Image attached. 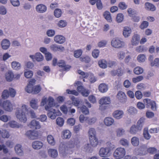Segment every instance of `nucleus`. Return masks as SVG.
<instances>
[{
    "instance_id": "nucleus-61",
    "label": "nucleus",
    "mask_w": 159,
    "mask_h": 159,
    "mask_svg": "<svg viewBox=\"0 0 159 159\" xmlns=\"http://www.w3.org/2000/svg\"><path fill=\"white\" fill-rule=\"evenodd\" d=\"M120 143L121 145L125 146H128L129 145V141L125 139L122 138L120 141Z\"/></svg>"
},
{
    "instance_id": "nucleus-33",
    "label": "nucleus",
    "mask_w": 159,
    "mask_h": 159,
    "mask_svg": "<svg viewBox=\"0 0 159 159\" xmlns=\"http://www.w3.org/2000/svg\"><path fill=\"white\" fill-rule=\"evenodd\" d=\"M81 148L82 150L88 153H91L93 151L92 148L88 143L85 144Z\"/></svg>"
},
{
    "instance_id": "nucleus-46",
    "label": "nucleus",
    "mask_w": 159,
    "mask_h": 159,
    "mask_svg": "<svg viewBox=\"0 0 159 159\" xmlns=\"http://www.w3.org/2000/svg\"><path fill=\"white\" fill-rule=\"evenodd\" d=\"M104 18L109 22L112 21V19L110 13L108 11H106L103 14Z\"/></svg>"
},
{
    "instance_id": "nucleus-51",
    "label": "nucleus",
    "mask_w": 159,
    "mask_h": 159,
    "mask_svg": "<svg viewBox=\"0 0 159 159\" xmlns=\"http://www.w3.org/2000/svg\"><path fill=\"white\" fill-rule=\"evenodd\" d=\"M134 71L135 74L139 75L142 74L143 72V70L142 67L138 66L134 68Z\"/></svg>"
},
{
    "instance_id": "nucleus-20",
    "label": "nucleus",
    "mask_w": 159,
    "mask_h": 159,
    "mask_svg": "<svg viewBox=\"0 0 159 159\" xmlns=\"http://www.w3.org/2000/svg\"><path fill=\"white\" fill-rule=\"evenodd\" d=\"M54 40L57 43L62 44L65 42L66 39L62 35H57L54 37Z\"/></svg>"
},
{
    "instance_id": "nucleus-31",
    "label": "nucleus",
    "mask_w": 159,
    "mask_h": 159,
    "mask_svg": "<svg viewBox=\"0 0 159 159\" xmlns=\"http://www.w3.org/2000/svg\"><path fill=\"white\" fill-rule=\"evenodd\" d=\"M5 78L7 81L11 82L13 80L14 75L11 71H9L6 73Z\"/></svg>"
},
{
    "instance_id": "nucleus-3",
    "label": "nucleus",
    "mask_w": 159,
    "mask_h": 159,
    "mask_svg": "<svg viewBox=\"0 0 159 159\" xmlns=\"http://www.w3.org/2000/svg\"><path fill=\"white\" fill-rule=\"evenodd\" d=\"M28 109L27 106L23 105L20 107L16 108L15 115L17 118L20 121L24 123H25L27 120V118L25 114V112Z\"/></svg>"
},
{
    "instance_id": "nucleus-4",
    "label": "nucleus",
    "mask_w": 159,
    "mask_h": 159,
    "mask_svg": "<svg viewBox=\"0 0 159 159\" xmlns=\"http://www.w3.org/2000/svg\"><path fill=\"white\" fill-rule=\"evenodd\" d=\"M111 102V99L109 97H103L99 101V103L100 105L99 106V109L103 111L106 108L107 105L110 104Z\"/></svg>"
},
{
    "instance_id": "nucleus-45",
    "label": "nucleus",
    "mask_w": 159,
    "mask_h": 159,
    "mask_svg": "<svg viewBox=\"0 0 159 159\" xmlns=\"http://www.w3.org/2000/svg\"><path fill=\"white\" fill-rule=\"evenodd\" d=\"M125 130L122 128H119L116 130V135L117 137L122 136L125 134Z\"/></svg>"
},
{
    "instance_id": "nucleus-40",
    "label": "nucleus",
    "mask_w": 159,
    "mask_h": 159,
    "mask_svg": "<svg viewBox=\"0 0 159 159\" xmlns=\"http://www.w3.org/2000/svg\"><path fill=\"white\" fill-rule=\"evenodd\" d=\"M131 141L132 145L134 146H137L139 144V139L137 137L134 136L131 139Z\"/></svg>"
},
{
    "instance_id": "nucleus-22",
    "label": "nucleus",
    "mask_w": 159,
    "mask_h": 159,
    "mask_svg": "<svg viewBox=\"0 0 159 159\" xmlns=\"http://www.w3.org/2000/svg\"><path fill=\"white\" fill-rule=\"evenodd\" d=\"M131 32L132 30L130 27L128 26H125L124 27L123 34L125 38H128L129 37Z\"/></svg>"
},
{
    "instance_id": "nucleus-52",
    "label": "nucleus",
    "mask_w": 159,
    "mask_h": 159,
    "mask_svg": "<svg viewBox=\"0 0 159 159\" xmlns=\"http://www.w3.org/2000/svg\"><path fill=\"white\" fill-rule=\"evenodd\" d=\"M124 19V16L122 13H119L117 14L116 17V21L118 23L122 22Z\"/></svg>"
},
{
    "instance_id": "nucleus-29",
    "label": "nucleus",
    "mask_w": 159,
    "mask_h": 159,
    "mask_svg": "<svg viewBox=\"0 0 159 159\" xmlns=\"http://www.w3.org/2000/svg\"><path fill=\"white\" fill-rule=\"evenodd\" d=\"M88 133L89 138H92L96 137V132L94 128H89Z\"/></svg>"
},
{
    "instance_id": "nucleus-63",
    "label": "nucleus",
    "mask_w": 159,
    "mask_h": 159,
    "mask_svg": "<svg viewBox=\"0 0 159 159\" xmlns=\"http://www.w3.org/2000/svg\"><path fill=\"white\" fill-rule=\"evenodd\" d=\"M149 25L148 22L146 21H143L139 26V27L142 30L147 28Z\"/></svg>"
},
{
    "instance_id": "nucleus-47",
    "label": "nucleus",
    "mask_w": 159,
    "mask_h": 159,
    "mask_svg": "<svg viewBox=\"0 0 159 159\" xmlns=\"http://www.w3.org/2000/svg\"><path fill=\"white\" fill-rule=\"evenodd\" d=\"M139 131L135 125H132L130 128L129 132L131 134H135Z\"/></svg>"
},
{
    "instance_id": "nucleus-23",
    "label": "nucleus",
    "mask_w": 159,
    "mask_h": 159,
    "mask_svg": "<svg viewBox=\"0 0 159 159\" xmlns=\"http://www.w3.org/2000/svg\"><path fill=\"white\" fill-rule=\"evenodd\" d=\"M48 153L49 156L53 158H56L58 156L57 150L55 149L50 148L48 150Z\"/></svg>"
},
{
    "instance_id": "nucleus-39",
    "label": "nucleus",
    "mask_w": 159,
    "mask_h": 159,
    "mask_svg": "<svg viewBox=\"0 0 159 159\" xmlns=\"http://www.w3.org/2000/svg\"><path fill=\"white\" fill-rule=\"evenodd\" d=\"M144 122V120L143 118H140L137 122L136 127L139 131L142 129Z\"/></svg>"
},
{
    "instance_id": "nucleus-17",
    "label": "nucleus",
    "mask_w": 159,
    "mask_h": 159,
    "mask_svg": "<svg viewBox=\"0 0 159 159\" xmlns=\"http://www.w3.org/2000/svg\"><path fill=\"white\" fill-rule=\"evenodd\" d=\"M14 150L16 153L18 155L21 156L24 155V152L20 144L16 145L15 146Z\"/></svg>"
},
{
    "instance_id": "nucleus-6",
    "label": "nucleus",
    "mask_w": 159,
    "mask_h": 159,
    "mask_svg": "<svg viewBox=\"0 0 159 159\" xmlns=\"http://www.w3.org/2000/svg\"><path fill=\"white\" fill-rule=\"evenodd\" d=\"M140 150L141 151H142L139 152V154L140 155H146L147 153V151L150 153L152 154L155 152L157 151V149L154 147L150 148L147 149V147L145 145H142L141 147Z\"/></svg>"
},
{
    "instance_id": "nucleus-15",
    "label": "nucleus",
    "mask_w": 159,
    "mask_h": 159,
    "mask_svg": "<svg viewBox=\"0 0 159 159\" xmlns=\"http://www.w3.org/2000/svg\"><path fill=\"white\" fill-rule=\"evenodd\" d=\"M124 111L120 110H117L115 111L113 113V116L116 119H120L122 118L124 116Z\"/></svg>"
},
{
    "instance_id": "nucleus-10",
    "label": "nucleus",
    "mask_w": 159,
    "mask_h": 159,
    "mask_svg": "<svg viewBox=\"0 0 159 159\" xmlns=\"http://www.w3.org/2000/svg\"><path fill=\"white\" fill-rule=\"evenodd\" d=\"M98 154L101 157H107L111 156V151L108 148L102 147L100 149Z\"/></svg>"
},
{
    "instance_id": "nucleus-60",
    "label": "nucleus",
    "mask_w": 159,
    "mask_h": 159,
    "mask_svg": "<svg viewBox=\"0 0 159 159\" xmlns=\"http://www.w3.org/2000/svg\"><path fill=\"white\" fill-rule=\"evenodd\" d=\"M81 112L85 115H88L89 113V109L85 106H83L80 107Z\"/></svg>"
},
{
    "instance_id": "nucleus-58",
    "label": "nucleus",
    "mask_w": 159,
    "mask_h": 159,
    "mask_svg": "<svg viewBox=\"0 0 159 159\" xmlns=\"http://www.w3.org/2000/svg\"><path fill=\"white\" fill-rule=\"evenodd\" d=\"M100 53L98 49H94L92 53V57L94 58H97L99 56Z\"/></svg>"
},
{
    "instance_id": "nucleus-25",
    "label": "nucleus",
    "mask_w": 159,
    "mask_h": 159,
    "mask_svg": "<svg viewBox=\"0 0 159 159\" xmlns=\"http://www.w3.org/2000/svg\"><path fill=\"white\" fill-rule=\"evenodd\" d=\"M99 91L102 93L107 92L108 89L107 85L105 83H101L99 84L98 88Z\"/></svg>"
},
{
    "instance_id": "nucleus-19",
    "label": "nucleus",
    "mask_w": 159,
    "mask_h": 159,
    "mask_svg": "<svg viewBox=\"0 0 159 159\" xmlns=\"http://www.w3.org/2000/svg\"><path fill=\"white\" fill-rule=\"evenodd\" d=\"M11 43L9 40L7 39L2 40L1 42L2 48L4 50H7L10 47Z\"/></svg>"
},
{
    "instance_id": "nucleus-5",
    "label": "nucleus",
    "mask_w": 159,
    "mask_h": 159,
    "mask_svg": "<svg viewBox=\"0 0 159 159\" xmlns=\"http://www.w3.org/2000/svg\"><path fill=\"white\" fill-rule=\"evenodd\" d=\"M126 154L125 149L122 148H117L113 153V156L115 159H121L124 157Z\"/></svg>"
},
{
    "instance_id": "nucleus-24",
    "label": "nucleus",
    "mask_w": 159,
    "mask_h": 159,
    "mask_svg": "<svg viewBox=\"0 0 159 159\" xmlns=\"http://www.w3.org/2000/svg\"><path fill=\"white\" fill-rule=\"evenodd\" d=\"M140 36L138 34H134L131 40V44L133 45L136 46L138 44L140 41Z\"/></svg>"
},
{
    "instance_id": "nucleus-28",
    "label": "nucleus",
    "mask_w": 159,
    "mask_h": 159,
    "mask_svg": "<svg viewBox=\"0 0 159 159\" xmlns=\"http://www.w3.org/2000/svg\"><path fill=\"white\" fill-rule=\"evenodd\" d=\"M41 89V88L40 85H36L33 87V90L31 89L30 90H27L29 93H32L33 94H37L39 93Z\"/></svg>"
},
{
    "instance_id": "nucleus-1",
    "label": "nucleus",
    "mask_w": 159,
    "mask_h": 159,
    "mask_svg": "<svg viewBox=\"0 0 159 159\" xmlns=\"http://www.w3.org/2000/svg\"><path fill=\"white\" fill-rule=\"evenodd\" d=\"M80 147V141L76 137L66 143H61L59 151L60 154L63 157H65L68 154H71L74 151L78 150Z\"/></svg>"
},
{
    "instance_id": "nucleus-55",
    "label": "nucleus",
    "mask_w": 159,
    "mask_h": 159,
    "mask_svg": "<svg viewBox=\"0 0 159 159\" xmlns=\"http://www.w3.org/2000/svg\"><path fill=\"white\" fill-rule=\"evenodd\" d=\"M55 16L57 18L60 17L62 14L61 10L60 9H56L54 12Z\"/></svg>"
},
{
    "instance_id": "nucleus-57",
    "label": "nucleus",
    "mask_w": 159,
    "mask_h": 159,
    "mask_svg": "<svg viewBox=\"0 0 159 159\" xmlns=\"http://www.w3.org/2000/svg\"><path fill=\"white\" fill-rule=\"evenodd\" d=\"M107 65L108 67L114 68L116 66L117 63L116 61H115L109 60L107 62Z\"/></svg>"
},
{
    "instance_id": "nucleus-54",
    "label": "nucleus",
    "mask_w": 159,
    "mask_h": 159,
    "mask_svg": "<svg viewBox=\"0 0 159 159\" xmlns=\"http://www.w3.org/2000/svg\"><path fill=\"white\" fill-rule=\"evenodd\" d=\"M82 52V51L80 49L75 50L74 52V56L76 58H78L81 55Z\"/></svg>"
},
{
    "instance_id": "nucleus-35",
    "label": "nucleus",
    "mask_w": 159,
    "mask_h": 159,
    "mask_svg": "<svg viewBox=\"0 0 159 159\" xmlns=\"http://www.w3.org/2000/svg\"><path fill=\"white\" fill-rule=\"evenodd\" d=\"M90 145L93 147H96L98 144V140L97 137L89 138Z\"/></svg>"
},
{
    "instance_id": "nucleus-62",
    "label": "nucleus",
    "mask_w": 159,
    "mask_h": 159,
    "mask_svg": "<svg viewBox=\"0 0 159 159\" xmlns=\"http://www.w3.org/2000/svg\"><path fill=\"white\" fill-rule=\"evenodd\" d=\"M56 123L59 126H61L64 123V120L62 118L58 117L56 119Z\"/></svg>"
},
{
    "instance_id": "nucleus-26",
    "label": "nucleus",
    "mask_w": 159,
    "mask_h": 159,
    "mask_svg": "<svg viewBox=\"0 0 159 159\" xmlns=\"http://www.w3.org/2000/svg\"><path fill=\"white\" fill-rule=\"evenodd\" d=\"M105 125L107 126H110L112 125L114 122V119L111 117L105 118L104 120Z\"/></svg>"
},
{
    "instance_id": "nucleus-48",
    "label": "nucleus",
    "mask_w": 159,
    "mask_h": 159,
    "mask_svg": "<svg viewBox=\"0 0 159 159\" xmlns=\"http://www.w3.org/2000/svg\"><path fill=\"white\" fill-rule=\"evenodd\" d=\"M107 43V40H102L98 43L97 45L99 48H104L106 46Z\"/></svg>"
},
{
    "instance_id": "nucleus-50",
    "label": "nucleus",
    "mask_w": 159,
    "mask_h": 159,
    "mask_svg": "<svg viewBox=\"0 0 159 159\" xmlns=\"http://www.w3.org/2000/svg\"><path fill=\"white\" fill-rule=\"evenodd\" d=\"M143 134L144 138L148 140L150 139L151 137V135L149 134L148 129H144L143 130Z\"/></svg>"
},
{
    "instance_id": "nucleus-44",
    "label": "nucleus",
    "mask_w": 159,
    "mask_h": 159,
    "mask_svg": "<svg viewBox=\"0 0 159 159\" xmlns=\"http://www.w3.org/2000/svg\"><path fill=\"white\" fill-rule=\"evenodd\" d=\"M11 65L12 68L14 70H19L21 67V65L20 63L17 61H14L12 62Z\"/></svg>"
},
{
    "instance_id": "nucleus-21",
    "label": "nucleus",
    "mask_w": 159,
    "mask_h": 159,
    "mask_svg": "<svg viewBox=\"0 0 159 159\" xmlns=\"http://www.w3.org/2000/svg\"><path fill=\"white\" fill-rule=\"evenodd\" d=\"M47 9L46 6L43 4H39L36 7V11L40 13H43L45 12Z\"/></svg>"
},
{
    "instance_id": "nucleus-38",
    "label": "nucleus",
    "mask_w": 159,
    "mask_h": 159,
    "mask_svg": "<svg viewBox=\"0 0 159 159\" xmlns=\"http://www.w3.org/2000/svg\"><path fill=\"white\" fill-rule=\"evenodd\" d=\"M37 99H32L30 102V105L32 108L34 109H37L38 107L37 103Z\"/></svg>"
},
{
    "instance_id": "nucleus-32",
    "label": "nucleus",
    "mask_w": 159,
    "mask_h": 159,
    "mask_svg": "<svg viewBox=\"0 0 159 159\" xmlns=\"http://www.w3.org/2000/svg\"><path fill=\"white\" fill-rule=\"evenodd\" d=\"M71 100L72 101L71 104L74 105L75 106L77 107L78 106L79 104L80 103V100L77 98H75L74 96H72L71 98ZM67 104L69 105H70V102L68 101L67 102Z\"/></svg>"
},
{
    "instance_id": "nucleus-37",
    "label": "nucleus",
    "mask_w": 159,
    "mask_h": 159,
    "mask_svg": "<svg viewBox=\"0 0 159 159\" xmlns=\"http://www.w3.org/2000/svg\"><path fill=\"white\" fill-rule=\"evenodd\" d=\"M98 64L101 68L105 69L107 67V62L104 59L98 61Z\"/></svg>"
},
{
    "instance_id": "nucleus-56",
    "label": "nucleus",
    "mask_w": 159,
    "mask_h": 159,
    "mask_svg": "<svg viewBox=\"0 0 159 159\" xmlns=\"http://www.w3.org/2000/svg\"><path fill=\"white\" fill-rule=\"evenodd\" d=\"M80 61L85 63H88L90 61V58L88 56H86L84 57H81L80 58Z\"/></svg>"
},
{
    "instance_id": "nucleus-41",
    "label": "nucleus",
    "mask_w": 159,
    "mask_h": 159,
    "mask_svg": "<svg viewBox=\"0 0 159 159\" xmlns=\"http://www.w3.org/2000/svg\"><path fill=\"white\" fill-rule=\"evenodd\" d=\"M125 53L123 51H120L117 53V57L119 60H123L125 58Z\"/></svg>"
},
{
    "instance_id": "nucleus-2",
    "label": "nucleus",
    "mask_w": 159,
    "mask_h": 159,
    "mask_svg": "<svg viewBox=\"0 0 159 159\" xmlns=\"http://www.w3.org/2000/svg\"><path fill=\"white\" fill-rule=\"evenodd\" d=\"M41 106H45V109L48 111V116L52 119H54L57 116L61 114L59 110L57 111L52 108L55 106L54 100L52 97L50 96L48 98L43 97L41 100Z\"/></svg>"
},
{
    "instance_id": "nucleus-42",
    "label": "nucleus",
    "mask_w": 159,
    "mask_h": 159,
    "mask_svg": "<svg viewBox=\"0 0 159 159\" xmlns=\"http://www.w3.org/2000/svg\"><path fill=\"white\" fill-rule=\"evenodd\" d=\"M47 140L49 144L52 146H54L55 145V139L53 136L52 135H49L47 136Z\"/></svg>"
},
{
    "instance_id": "nucleus-18",
    "label": "nucleus",
    "mask_w": 159,
    "mask_h": 159,
    "mask_svg": "<svg viewBox=\"0 0 159 159\" xmlns=\"http://www.w3.org/2000/svg\"><path fill=\"white\" fill-rule=\"evenodd\" d=\"M50 48L51 50L54 52L57 51H62L64 50L63 47L56 44H53L51 45L50 46Z\"/></svg>"
},
{
    "instance_id": "nucleus-49",
    "label": "nucleus",
    "mask_w": 159,
    "mask_h": 159,
    "mask_svg": "<svg viewBox=\"0 0 159 159\" xmlns=\"http://www.w3.org/2000/svg\"><path fill=\"white\" fill-rule=\"evenodd\" d=\"M146 59L145 56L143 54H139L137 57V59L139 62H144Z\"/></svg>"
},
{
    "instance_id": "nucleus-59",
    "label": "nucleus",
    "mask_w": 159,
    "mask_h": 159,
    "mask_svg": "<svg viewBox=\"0 0 159 159\" xmlns=\"http://www.w3.org/2000/svg\"><path fill=\"white\" fill-rule=\"evenodd\" d=\"M7 10L6 7L2 5L0 6V14L5 15L7 13Z\"/></svg>"
},
{
    "instance_id": "nucleus-34",
    "label": "nucleus",
    "mask_w": 159,
    "mask_h": 159,
    "mask_svg": "<svg viewBox=\"0 0 159 159\" xmlns=\"http://www.w3.org/2000/svg\"><path fill=\"white\" fill-rule=\"evenodd\" d=\"M145 8L148 10L153 11L156 10V7L152 4L147 2L145 3Z\"/></svg>"
},
{
    "instance_id": "nucleus-30",
    "label": "nucleus",
    "mask_w": 159,
    "mask_h": 159,
    "mask_svg": "<svg viewBox=\"0 0 159 159\" xmlns=\"http://www.w3.org/2000/svg\"><path fill=\"white\" fill-rule=\"evenodd\" d=\"M10 127L13 128H17L21 127V125L18 123L15 120H11L8 123Z\"/></svg>"
},
{
    "instance_id": "nucleus-13",
    "label": "nucleus",
    "mask_w": 159,
    "mask_h": 159,
    "mask_svg": "<svg viewBox=\"0 0 159 159\" xmlns=\"http://www.w3.org/2000/svg\"><path fill=\"white\" fill-rule=\"evenodd\" d=\"M29 57L33 61L35 60L38 62L42 61L44 58L43 55L40 52H37L34 55H30Z\"/></svg>"
},
{
    "instance_id": "nucleus-64",
    "label": "nucleus",
    "mask_w": 159,
    "mask_h": 159,
    "mask_svg": "<svg viewBox=\"0 0 159 159\" xmlns=\"http://www.w3.org/2000/svg\"><path fill=\"white\" fill-rule=\"evenodd\" d=\"M151 66H155L158 67H159V58H155L154 61L151 63Z\"/></svg>"
},
{
    "instance_id": "nucleus-8",
    "label": "nucleus",
    "mask_w": 159,
    "mask_h": 159,
    "mask_svg": "<svg viewBox=\"0 0 159 159\" xmlns=\"http://www.w3.org/2000/svg\"><path fill=\"white\" fill-rule=\"evenodd\" d=\"M78 73L79 74L83 76V77L84 78H87L89 76V80L91 83H94L97 80V78L90 73H85L81 70H78Z\"/></svg>"
},
{
    "instance_id": "nucleus-11",
    "label": "nucleus",
    "mask_w": 159,
    "mask_h": 159,
    "mask_svg": "<svg viewBox=\"0 0 159 159\" xmlns=\"http://www.w3.org/2000/svg\"><path fill=\"white\" fill-rule=\"evenodd\" d=\"M26 136L31 139H35L38 138V132L36 131L29 130L25 133Z\"/></svg>"
},
{
    "instance_id": "nucleus-53",
    "label": "nucleus",
    "mask_w": 159,
    "mask_h": 159,
    "mask_svg": "<svg viewBox=\"0 0 159 159\" xmlns=\"http://www.w3.org/2000/svg\"><path fill=\"white\" fill-rule=\"evenodd\" d=\"M106 147H105L108 148L111 151L115 148V146L110 141L106 142Z\"/></svg>"
},
{
    "instance_id": "nucleus-9",
    "label": "nucleus",
    "mask_w": 159,
    "mask_h": 159,
    "mask_svg": "<svg viewBox=\"0 0 159 159\" xmlns=\"http://www.w3.org/2000/svg\"><path fill=\"white\" fill-rule=\"evenodd\" d=\"M2 100L0 99V106L2 107L3 109L5 111H11L13 110L12 105L9 100L4 101L2 103Z\"/></svg>"
},
{
    "instance_id": "nucleus-36",
    "label": "nucleus",
    "mask_w": 159,
    "mask_h": 159,
    "mask_svg": "<svg viewBox=\"0 0 159 159\" xmlns=\"http://www.w3.org/2000/svg\"><path fill=\"white\" fill-rule=\"evenodd\" d=\"M128 113L130 115H134L137 113V111L136 108L133 107H130L127 110Z\"/></svg>"
},
{
    "instance_id": "nucleus-27",
    "label": "nucleus",
    "mask_w": 159,
    "mask_h": 159,
    "mask_svg": "<svg viewBox=\"0 0 159 159\" xmlns=\"http://www.w3.org/2000/svg\"><path fill=\"white\" fill-rule=\"evenodd\" d=\"M71 133L69 130L68 129L64 130L62 132L61 136L64 139H70L71 136Z\"/></svg>"
},
{
    "instance_id": "nucleus-43",
    "label": "nucleus",
    "mask_w": 159,
    "mask_h": 159,
    "mask_svg": "<svg viewBox=\"0 0 159 159\" xmlns=\"http://www.w3.org/2000/svg\"><path fill=\"white\" fill-rule=\"evenodd\" d=\"M96 118L95 117L89 118L87 117L85 119V121L89 125H92L94 124L96 121Z\"/></svg>"
},
{
    "instance_id": "nucleus-16",
    "label": "nucleus",
    "mask_w": 159,
    "mask_h": 159,
    "mask_svg": "<svg viewBox=\"0 0 159 159\" xmlns=\"http://www.w3.org/2000/svg\"><path fill=\"white\" fill-rule=\"evenodd\" d=\"M43 145V143L39 141H34L32 143V148L34 149L38 150L41 148Z\"/></svg>"
},
{
    "instance_id": "nucleus-12",
    "label": "nucleus",
    "mask_w": 159,
    "mask_h": 159,
    "mask_svg": "<svg viewBox=\"0 0 159 159\" xmlns=\"http://www.w3.org/2000/svg\"><path fill=\"white\" fill-rule=\"evenodd\" d=\"M116 98L119 101L122 103H125L127 99V97L124 92L119 91L117 93Z\"/></svg>"
},
{
    "instance_id": "nucleus-7",
    "label": "nucleus",
    "mask_w": 159,
    "mask_h": 159,
    "mask_svg": "<svg viewBox=\"0 0 159 159\" xmlns=\"http://www.w3.org/2000/svg\"><path fill=\"white\" fill-rule=\"evenodd\" d=\"M112 46L116 48H121L125 46V42L121 41L118 38L113 39L111 42Z\"/></svg>"
},
{
    "instance_id": "nucleus-14",
    "label": "nucleus",
    "mask_w": 159,
    "mask_h": 159,
    "mask_svg": "<svg viewBox=\"0 0 159 159\" xmlns=\"http://www.w3.org/2000/svg\"><path fill=\"white\" fill-rule=\"evenodd\" d=\"M29 127L31 129H39L41 126L39 121L35 120H32L29 125Z\"/></svg>"
}]
</instances>
